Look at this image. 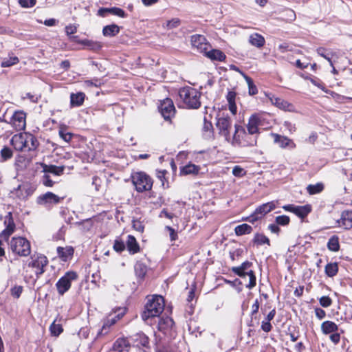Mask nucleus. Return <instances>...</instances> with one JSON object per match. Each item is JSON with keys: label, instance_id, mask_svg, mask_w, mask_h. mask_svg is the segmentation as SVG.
<instances>
[{"label": "nucleus", "instance_id": "f257e3e1", "mask_svg": "<svg viewBox=\"0 0 352 352\" xmlns=\"http://www.w3.org/2000/svg\"><path fill=\"white\" fill-rule=\"evenodd\" d=\"M164 300L162 296L154 295L148 298L142 314V318L146 323L152 318H157L164 309Z\"/></svg>", "mask_w": 352, "mask_h": 352}, {"label": "nucleus", "instance_id": "f03ea898", "mask_svg": "<svg viewBox=\"0 0 352 352\" xmlns=\"http://www.w3.org/2000/svg\"><path fill=\"white\" fill-rule=\"evenodd\" d=\"M11 144L16 151H34L38 146L37 139L30 133H20L12 136Z\"/></svg>", "mask_w": 352, "mask_h": 352}, {"label": "nucleus", "instance_id": "7ed1b4c3", "mask_svg": "<svg viewBox=\"0 0 352 352\" xmlns=\"http://www.w3.org/2000/svg\"><path fill=\"white\" fill-rule=\"evenodd\" d=\"M179 96L184 107L188 109H198L201 105L200 94L190 87H184L179 91Z\"/></svg>", "mask_w": 352, "mask_h": 352}, {"label": "nucleus", "instance_id": "20e7f679", "mask_svg": "<svg viewBox=\"0 0 352 352\" xmlns=\"http://www.w3.org/2000/svg\"><path fill=\"white\" fill-rule=\"evenodd\" d=\"M132 183L138 192L149 191L153 186V179L146 173L135 172L131 174Z\"/></svg>", "mask_w": 352, "mask_h": 352}, {"label": "nucleus", "instance_id": "39448f33", "mask_svg": "<svg viewBox=\"0 0 352 352\" xmlns=\"http://www.w3.org/2000/svg\"><path fill=\"white\" fill-rule=\"evenodd\" d=\"M10 246L13 253L21 256H28L31 253L30 243L23 237H13Z\"/></svg>", "mask_w": 352, "mask_h": 352}, {"label": "nucleus", "instance_id": "423d86ee", "mask_svg": "<svg viewBox=\"0 0 352 352\" xmlns=\"http://www.w3.org/2000/svg\"><path fill=\"white\" fill-rule=\"evenodd\" d=\"M125 308H118L113 313L109 314L103 320L102 326L98 333V336L107 335L113 324L125 314Z\"/></svg>", "mask_w": 352, "mask_h": 352}, {"label": "nucleus", "instance_id": "0eeeda50", "mask_svg": "<svg viewBox=\"0 0 352 352\" xmlns=\"http://www.w3.org/2000/svg\"><path fill=\"white\" fill-rule=\"evenodd\" d=\"M277 203V201H272L263 204L256 208L250 216L243 218V220L254 223L258 219L262 218L264 215L273 210L276 208Z\"/></svg>", "mask_w": 352, "mask_h": 352}, {"label": "nucleus", "instance_id": "6e6552de", "mask_svg": "<svg viewBox=\"0 0 352 352\" xmlns=\"http://www.w3.org/2000/svg\"><path fill=\"white\" fill-rule=\"evenodd\" d=\"M245 138H248V134L245 129L240 125H235V131L233 135V143L243 146H253L256 145V139L243 141Z\"/></svg>", "mask_w": 352, "mask_h": 352}, {"label": "nucleus", "instance_id": "1a4fd4ad", "mask_svg": "<svg viewBox=\"0 0 352 352\" xmlns=\"http://www.w3.org/2000/svg\"><path fill=\"white\" fill-rule=\"evenodd\" d=\"M77 276V274L74 272H67L56 284L58 293L63 295L67 292L71 287L72 281L76 280Z\"/></svg>", "mask_w": 352, "mask_h": 352}, {"label": "nucleus", "instance_id": "9d476101", "mask_svg": "<svg viewBox=\"0 0 352 352\" xmlns=\"http://www.w3.org/2000/svg\"><path fill=\"white\" fill-rule=\"evenodd\" d=\"M31 261L28 263V266L35 269V274L38 278L45 272V267L48 264L47 258L43 255H33L31 256Z\"/></svg>", "mask_w": 352, "mask_h": 352}, {"label": "nucleus", "instance_id": "9b49d317", "mask_svg": "<svg viewBox=\"0 0 352 352\" xmlns=\"http://www.w3.org/2000/svg\"><path fill=\"white\" fill-rule=\"evenodd\" d=\"M64 197H59L52 192H47L37 197L38 204L44 206H51L59 204Z\"/></svg>", "mask_w": 352, "mask_h": 352}, {"label": "nucleus", "instance_id": "f8f14e48", "mask_svg": "<svg viewBox=\"0 0 352 352\" xmlns=\"http://www.w3.org/2000/svg\"><path fill=\"white\" fill-rule=\"evenodd\" d=\"M159 110L166 120H170L175 113V108L173 102L170 98H166L161 101Z\"/></svg>", "mask_w": 352, "mask_h": 352}, {"label": "nucleus", "instance_id": "ddd939ff", "mask_svg": "<svg viewBox=\"0 0 352 352\" xmlns=\"http://www.w3.org/2000/svg\"><path fill=\"white\" fill-rule=\"evenodd\" d=\"M192 46L200 53H204L210 49V45L203 35L195 34L191 36Z\"/></svg>", "mask_w": 352, "mask_h": 352}, {"label": "nucleus", "instance_id": "4468645a", "mask_svg": "<svg viewBox=\"0 0 352 352\" xmlns=\"http://www.w3.org/2000/svg\"><path fill=\"white\" fill-rule=\"evenodd\" d=\"M11 124L16 131L24 130L26 126V114L23 111H16L11 119Z\"/></svg>", "mask_w": 352, "mask_h": 352}, {"label": "nucleus", "instance_id": "2eb2a0df", "mask_svg": "<svg viewBox=\"0 0 352 352\" xmlns=\"http://www.w3.org/2000/svg\"><path fill=\"white\" fill-rule=\"evenodd\" d=\"M231 120L228 116H219L217 118V127L220 131V133L226 138L230 136L229 129L231 127Z\"/></svg>", "mask_w": 352, "mask_h": 352}, {"label": "nucleus", "instance_id": "dca6fc26", "mask_svg": "<svg viewBox=\"0 0 352 352\" xmlns=\"http://www.w3.org/2000/svg\"><path fill=\"white\" fill-rule=\"evenodd\" d=\"M336 226L344 230L351 229L352 228V211H343L341 214L340 219L336 221Z\"/></svg>", "mask_w": 352, "mask_h": 352}, {"label": "nucleus", "instance_id": "f3484780", "mask_svg": "<svg viewBox=\"0 0 352 352\" xmlns=\"http://www.w3.org/2000/svg\"><path fill=\"white\" fill-rule=\"evenodd\" d=\"M262 117L260 115H252L247 125L249 134L254 135L258 133V126L261 125Z\"/></svg>", "mask_w": 352, "mask_h": 352}, {"label": "nucleus", "instance_id": "a211bd4d", "mask_svg": "<svg viewBox=\"0 0 352 352\" xmlns=\"http://www.w3.org/2000/svg\"><path fill=\"white\" fill-rule=\"evenodd\" d=\"M271 135L274 138V142L278 144L279 146L282 148H285L287 147L289 148H294L296 147V144L292 140L287 137L273 133H271Z\"/></svg>", "mask_w": 352, "mask_h": 352}, {"label": "nucleus", "instance_id": "6ab92c4d", "mask_svg": "<svg viewBox=\"0 0 352 352\" xmlns=\"http://www.w3.org/2000/svg\"><path fill=\"white\" fill-rule=\"evenodd\" d=\"M272 103L276 107L285 111H294V106L287 100L280 98H272Z\"/></svg>", "mask_w": 352, "mask_h": 352}, {"label": "nucleus", "instance_id": "aec40b11", "mask_svg": "<svg viewBox=\"0 0 352 352\" xmlns=\"http://www.w3.org/2000/svg\"><path fill=\"white\" fill-rule=\"evenodd\" d=\"M76 42L79 44H81L84 45L85 47H87L89 50H92L94 52L99 51L102 49L103 44L97 41H93L89 39H82V40H78Z\"/></svg>", "mask_w": 352, "mask_h": 352}, {"label": "nucleus", "instance_id": "412c9836", "mask_svg": "<svg viewBox=\"0 0 352 352\" xmlns=\"http://www.w3.org/2000/svg\"><path fill=\"white\" fill-rule=\"evenodd\" d=\"M5 224L6 228L2 232V235L4 237L8 238L14 232L15 228V225L12 218L11 212H9L6 217Z\"/></svg>", "mask_w": 352, "mask_h": 352}, {"label": "nucleus", "instance_id": "4be33fe9", "mask_svg": "<svg viewBox=\"0 0 352 352\" xmlns=\"http://www.w3.org/2000/svg\"><path fill=\"white\" fill-rule=\"evenodd\" d=\"M74 248L71 246H66L65 248H57V254L58 256L61 258V260L63 261H67V260L71 258L74 254Z\"/></svg>", "mask_w": 352, "mask_h": 352}, {"label": "nucleus", "instance_id": "5701e85b", "mask_svg": "<svg viewBox=\"0 0 352 352\" xmlns=\"http://www.w3.org/2000/svg\"><path fill=\"white\" fill-rule=\"evenodd\" d=\"M42 167H43V171L45 173H52L54 175H57V176H59V175H61L63 173V171H64V169H65V167L61 166H57L56 165H47V164H42Z\"/></svg>", "mask_w": 352, "mask_h": 352}, {"label": "nucleus", "instance_id": "b1692460", "mask_svg": "<svg viewBox=\"0 0 352 352\" xmlns=\"http://www.w3.org/2000/svg\"><path fill=\"white\" fill-rule=\"evenodd\" d=\"M252 263L245 261L240 266L232 268V272L238 275L239 276L245 278L246 274L248 272V269L251 267Z\"/></svg>", "mask_w": 352, "mask_h": 352}, {"label": "nucleus", "instance_id": "393cba45", "mask_svg": "<svg viewBox=\"0 0 352 352\" xmlns=\"http://www.w3.org/2000/svg\"><path fill=\"white\" fill-rule=\"evenodd\" d=\"M174 324L173 319L168 316L162 317L159 319L158 329L162 331L170 329Z\"/></svg>", "mask_w": 352, "mask_h": 352}, {"label": "nucleus", "instance_id": "a878e982", "mask_svg": "<svg viewBox=\"0 0 352 352\" xmlns=\"http://www.w3.org/2000/svg\"><path fill=\"white\" fill-rule=\"evenodd\" d=\"M85 94L83 92H78L76 94H71L70 95V104L71 107H80L85 100Z\"/></svg>", "mask_w": 352, "mask_h": 352}, {"label": "nucleus", "instance_id": "bb28decb", "mask_svg": "<svg viewBox=\"0 0 352 352\" xmlns=\"http://www.w3.org/2000/svg\"><path fill=\"white\" fill-rule=\"evenodd\" d=\"M338 330V326L334 322L327 320L321 324V331L324 334L335 333Z\"/></svg>", "mask_w": 352, "mask_h": 352}, {"label": "nucleus", "instance_id": "cd10ccee", "mask_svg": "<svg viewBox=\"0 0 352 352\" xmlns=\"http://www.w3.org/2000/svg\"><path fill=\"white\" fill-rule=\"evenodd\" d=\"M120 28L116 24L106 25L102 29V34L107 37H113L119 34Z\"/></svg>", "mask_w": 352, "mask_h": 352}, {"label": "nucleus", "instance_id": "c85d7f7f", "mask_svg": "<svg viewBox=\"0 0 352 352\" xmlns=\"http://www.w3.org/2000/svg\"><path fill=\"white\" fill-rule=\"evenodd\" d=\"M208 58L213 60L223 61L226 58V55L219 50H210L204 52Z\"/></svg>", "mask_w": 352, "mask_h": 352}, {"label": "nucleus", "instance_id": "c756f323", "mask_svg": "<svg viewBox=\"0 0 352 352\" xmlns=\"http://www.w3.org/2000/svg\"><path fill=\"white\" fill-rule=\"evenodd\" d=\"M130 347L127 340L124 338L118 339L113 344V350L116 352H128Z\"/></svg>", "mask_w": 352, "mask_h": 352}, {"label": "nucleus", "instance_id": "7c9ffc66", "mask_svg": "<svg viewBox=\"0 0 352 352\" xmlns=\"http://www.w3.org/2000/svg\"><path fill=\"white\" fill-rule=\"evenodd\" d=\"M249 42L252 45L261 48L265 45V41L262 35L254 33L250 36Z\"/></svg>", "mask_w": 352, "mask_h": 352}, {"label": "nucleus", "instance_id": "2f4dec72", "mask_svg": "<svg viewBox=\"0 0 352 352\" xmlns=\"http://www.w3.org/2000/svg\"><path fill=\"white\" fill-rule=\"evenodd\" d=\"M127 249L131 254H135L140 251L139 245L135 238L132 235H129L126 241Z\"/></svg>", "mask_w": 352, "mask_h": 352}, {"label": "nucleus", "instance_id": "473e14b6", "mask_svg": "<svg viewBox=\"0 0 352 352\" xmlns=\"http://www.w3.org/2000/svg\"><path fill=\"white\" fill-rule=\"evenodd\" d=\"M200 170V167L193 164H188L183 166L180 170V174L183 175H197Z\"/></svg>", "mask_w": 352, "mask_h": 352}, {"label": "nucleus", "instance_id": "72a5a7b5", "mask_svg": "<svg viewBox=\"0 0 352 352\" xmlns=\"http://www.w3.org/2000/svg\"><path fill=\"white\" fill-rule=\"evenodd\" d=\"M311 211V206L309 204L297 206L294 214L301 219L306 217Z\"/></svg>", "mask_w": 352, "mask_h": 352}, {"label": "nucleus", "instance_id": "f704fd0d", "mask_svg": "<svg viewBox=\"0 0 352 352\" xmlns=\"http://www.w3.org/2000/svg\"><path fill=\"white\" fill-rule=\"evenodd\" d=\"M252 228L250 225L246 223L239 225L234 229L235 234L237 236L250 234L252 232Z\"/></svg>", "mask_w": 352, "mask_h": 352}, {"label": "nucleus", "instance_id": "c9c22d12", "mask_svg": "<svg viewBox=\"0 0 352 352\" xmlns=\"http://www.w3.org/2000/svg\"><path fill=\"white\" fill-rule=\"evenodd\" d=\"M338 271V266L336 263H330L325 266V274L329 277H333Z\"/></svg>", "mask_w": 352, "mask_h": 352}, {"label": "nucleus", "instance_id": "e433bc0d", "mask_svg": "<svg viewBox=\"0 0 352 352\" xmlns=\"http://www.w3.org/2000/svg\"><path fill=\"white\" fill-rule=\"evenodd\" d=\"M324 189V185L322 183L310 184L307 186V190L309 195H315L321 192Z\"/></svg>", "mask_w": 352, "mask_h": 352}, {"label": "nucleus", "instance_id": "4c0bfd02", "mask_svg": "<svg viewBox=\"0 0 352 352\" xmlns=\"http://www.w3.org/2000/svg\"><path fill=\"white\" fill-rule=\"evenodd\" d=\"M135 272L138 278H143L146 273V266L142 263H137L135 265Z\"/></svg>", "mask_w": 352, "mask_h": 352}, {"label": "nucleus", "instance_id": "58836bf2", "mask_svg": "<svg viewBox=\"0 0 352 352\" xmlns=\"http://www.w3.org/2000/svg\"><path fill=\"white\" fill-rule=\"evenodd\" d=\"M327 247L329 250L337 252L340 248L339 239L336 236L331 237L328 241Z\"/></svg>", "mask_w": 352, "mask_h": 352}, {"label": "nucleus", "instance_id": "ea45409f", "mask_svg": "<svg viewBox=\"0 0 352 352\" xmlns=\"http://www.w3.org/2000/svg\"><path fill=\"white\" fill-rule=\"evenodd\" d=\"M78 25L74 24H69L65 27V33L67 36H69V39L71 41H78V36H71L72 34L76 33L77 32Z\"/></svg>", "mask_w": 352, "mask_h": 352}, {"label": "nucleus", "instance_id": "a19ab883", "mask_svg": "<svg viewBox=\"0 0 352 352\" xmlns=\"http://www.w3.org/2000/svg\"><path fill=\"white\" fill-rule=\"evenodd\" d=\"M254 243H256L258 245H261L263 244L270 245V240L264 234H256L254 238Z\"/></svg>", "mask_w": 352, "mask_h": 352}, {"label": "nucleus", "instance_id": "79ce46f5", "mask_svg": "<svg viewBox=\"0 0 352 352\" xmlns=\"http://www.w3.org/2000/svg\"><path fill=\"white\" fill-rule=\"evenodd\" d=\"M50 330L52 333V335L54 336H59L63 332V327L61 324H56L55 322H54L50 327Z\"/></svg>", "mask_w": 352, "mask_h": 352}, {"label": "nucleus", "instance_id": "37998d69", "mask_svg": "<svg viewBox=\"0 0 352 352\" xmlns=\"http://www.w3.org/2000/svg\"><path fill=\"white\" fill-rule=\"evenodd\" d=\"M16 195L20 199H25L29 195L27 187L25 185H19L16 189Z\"/></svg>", "mask_w": 352, "mask_h": 352}, {"label": "nucleus", "instance_id": "c03bdc74", "mask_svg": "<svg viewBox=\"0 0 352 352\" xmlns=\"http://www.w3.org/2000/svg\"><path fill=\"white\" fill-rule=\"evenodd\" d=\"M246 276L248 277V283L246 285V287L249 289L253 288L256 285V276L252 270H249Z\"/></svg>", "mask_w": 352, "mask_h": 352}, {"label": "nucleus", "instance_id": "a18cd8bd", "mask_svg": "<svg viewBox=\"0 0 352 352\" xmlns=\"http://www.w3.org/2000/svg\"><path fill=\"white\" fill-rule=\"evenodd\" d=\"M244 78L248 83V88H249V94L250 95H255L257 94V88L254 85L253 80L252 78L246 75H244Z\"/></svg>", "mask_w": 352, "mask_h": 352}, {"label": "nucleus", "instance_id": "49530a36", "mask_svg": "<svg viewBox=\"0 0 352 352\" xmlns=\"http://www.w3.org/2000/svg\"><path fill=\"white\" fill-rule=\"evenodd\" d=\"M1 157L6 161L12 157V151L8 146H4L1 151Z\"/></svg>", "mask_w": 352, "mask_h": 352}, {"label": "nucleus", "instance_id": "de8ad7c7", "mask_svg": "<svg viewBox=\"0 0 352 352\" xmlns=\"http://www.w3.org/2000/svg\"><path fill=\"white\" fill-rule=\"evenodd\" d=\"M18 62H19V58L17 57L14 56V57H11L9 59L4 60L3 61L1 62V65L2 67H10L12 65H14L16 64Z\"/></svg>", "mask_w": 352, "mask_h": 352}, {"label": "nucleus", "instance_id": "09e8293b", "mask_svg": "<svg viewBox=\"0 0 352 352\" xmlns=\"http://www.w3.org/2000/svg\"><path fill=\"white\" fill-rule=\"evenodd\" d=\"M289 223V217L286 215H280L276 217V223L280 226H286Z\"/></svg>", "mask_w": 352, "mask_h": 352}, {"label": "nucleus", "instance_id": "8fccbe9b", "mask_svg": "<svg viewBox=\"0 0 352 352\" xmlns=\"http://www.w3.org/2000/svg\"><path fill=\"white\" fill-rule=\"evenodd\" d=\"M232 174L235 177H241L245 175L246 171L240 166H235L232 169Z\"/></svg>", "mask_w": 352, "mask_h": 352}, {"label": "nucleus", "instance_id": "3c124183", "mask_svg": "<svg viewBox=\"0 0 352 352\" xmlns=\"http://www.w3.org/2000/svg\"><path fill=\"white\" fill-rule=\"evenodd\" d=\"M59 135L60 138L67 142H69L72 138V133L67 132L65 129H60L59 130Z\"/></svg>", "mask_w": 352, "mask_h": 352}, {"label": "nucleus", "instance_id": "603ef678", "mask_svg": "<svg viewBox=\"0 0 352 352\" xmlns=\"http://www.w3.org/2000/svg\"><path fill=\"white\" fill-rule=\"evenodd\" d=\"M109 13L122 18L126 16L125 12L122 9L116 7L109 8Z\"/></svg>", "mask_w": 352, "mask_h": 352}, {"label": "nucleus", "instance_id": "864d4df0", "mask_svg": "<svg viewBox=\"0 0 352 352\" xmlns=\"http://www.w3.org/2000/svg\"><path fill=\"white\" fill-rule=\"evenodd\" d=\"M166 173H167V171L165 170L158 171V173H157V178L161 181L162 185L164 188H167L169 187L168 183L167 182L166 184V182H165V180H166L165 175Z\"/></svg>", "mask_w": 352, "mask_h": 352}, {"label": "nucleus", "instance_id": "5fc2aeb1", "mask_svg": "<svg viewBox=\"0 0 352 352\" xmlns=\"http://www.w3.org/2000/svg\"><path fill=\"white\" fill-rule=\"evenodd\" d=\"M84 84L87 87L94 86V87H100L102 84V82H101L100 79L94 78L92 80H85L84 82Z\"/></svg>", "mask_w": 352, "mask_h": 352}, {"label": "nucleus", "instance_id": "6e6d98bb", "mask_svg": "<svg viewBox=\"0 0 352 352\" xmlns=\"http://www.w3.org/2000/svg\"><path fill=\"white\" fill-rule=\"evenodd\" d=\"M36 3V0H19V3L23 8H32Z\"/></svg>", "mask_w": 352, "mask_h": 352}, {"label": "nucleus", "instance_id": "4d7b16f0", "mask_svg": "<svg viewBox=\"0 0 352 352\" xmlns=\"http://www.w3.org/2000/svg\"><path fill=\"white\" fill-rule=\"evenodd\" d=\"M320 304L323 307H329L332 303L331 299L329 296H322L319 300Z\"/></svg>", "mask_w": 352, "mask_h": 352}, {"label": "nucleus", "instance_id": "13d9d810", "mask_svg": "<svg viewBox=\"0 0 352 352\" xmlns=\"http://www.w3.org/2000/svg\"><path fill=\"white\" fill-rule=\"evenodd\" d=\"M133 228L139 232H143L144 226L142 221L140 220H134L133 221Z\"/></svg>", "mask_w": 352, "mask_h": 352}, {"label": "nucleus", "instance_id": "bf43d9fd", "mask_svg": "<svg viewBox=\"0 0 352 352\" xmlns=\"http://www.w3.org/2000/svg\"><path fill=\"white\" fill-rule=\"evenodd\" d=\"M165 229L168 231L171 241H174L177 239V233L173 228L167 226L165 227Z\"/></svg>", "mask_w": 352, "mask_h": 352}, {"label": "nucleus", "instance_id": "052dcab7", "mask_svg": "<svg viewBox=\"0 0 352 352\" xmlns=\"http://www.w3.org/2000/svg\"><path fill=\"white\" fill-rule=\"evenodd\" d=\"M43 184L47 187H52L54 182L50 179V177L45 173L43 177Z\"/></svg>", "mask_w": 352, "mask_h": 352}, {"label": "nucleus", "instance_id": "680f3d73", "mask_svg": "<svg viewBox=\"0 0 352 352\" xmlns=\"http://www.w3.org/2000/svg\"><path fill=\"white\" fill-rule=\"evenodd\" d=\"M179 25V20L178 19H173L166 22V27L168 29H172L177 27Z\"/></svg>", "mask_w": 352, "mask_h": 352}, {"label": "nucleus", "instance_id": "e2e57ef3", "mask_svg": "<svg viewBox=\"0 0 352 352\" xmlns=\"http://www.w3.org/2000/svg\"><path fill=\"white\" fill-rule=\"evenodd\" d=\"M124 248H125V245L123 242L119 241H115L114 245H113V249L116 252H120L123 251L124 250Z\"/></svg>", "mask_w": 352, "mask_h": 352}, {"label": "nucleus", "instance_id": "0e129e2a", "mask_svg": "<svg viewBox=\"0 0 352 352\" xmlns=\"http://www.w3.org/2000/svg\"><path fill=\"white\" fill-rule=\"evenodd\" d=\"M272 326L269 321H263L261 324V329L265 332H270L272 330Z\"/></svg>", "mask_w": 352, "mask_h": 352}, {"label": "nucleus", "instance_id": "69168bd1", "mask_svg": "<svg viewBox=\"0 0 352 352\" xmlns=\"http://www.w3.org/2000/svg\"><path fill=\"white\" fill-rule=\"evenodd\" d=\"M310 81L315 86L318 87V88L321 89L322 90H324V85L319 79L316 78H310Z\"/></svg>", "mask_w": 352, "mask_h": 352}, {"label": "nucleus", "instance_id": "338daca9", "mask_svg": "<svg viewBox=\"0 0 352 352\" xmlns=\"http://www.w3.org/2000/svg\"><path fill=\"white\" fill-rule=\"evenodd\" d=\"M22 287L16 286L12 289V295L16 298H19L22 292Z\"/></svg>", "mask_w": 352, "mask_h": 352}, {"label": "nucleus", "instance_id": "774afa93", "mask_svg": "<svg viewBox=\"0 0 352 352\" xmlns=\"http://www.w3.org/2000/svg\"><path fill=\"white\" fill-rule=\"evenodd\" d=\"M100 183H101V181L98 177H97V176L93 177L92 185H94L95 186L96 190H97V191L99 190L100 187Z\"/></svg>", "mask_w": 352, "mask_h": 352}]
</instances>
